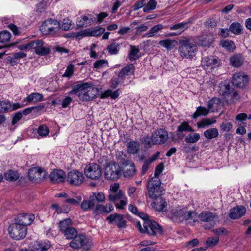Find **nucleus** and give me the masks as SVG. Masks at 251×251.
Segmentation results:
<instances>
[{"mask_svg": "<svg viewBox=\"0 0 251 251\" xmlns=\"http://www.w3.org/2000/svg\"><path fill=\"white\" fill-rule=\"evenodd\" d=\"M77 94L80 100L89 101L93 100L99 94L98 89L91 83L79 82L72 87V90L69 92L70 95Z\"/></svg>", "mask_w": 251, "mask_h": 251, "instance_id": "1", "label": "nucleus"}, {"mask_svg": "<svg viewBox=\"0 0 251 251\" xmlns=\"http://www.w3.org/2000/svg\"><path fill=\"white\" fill-rule=\"evenodd\" d=\"M194 131L188 122H183L177 126L176 135L179 139L184 138V141L187 144H195L200 140L201 135L198 133H194Z\"/></svg>", "mask_w": 251, "mask_h": 251, "instance_id": "2", "label": "nucleus"}, {"mask_svg": "<svg viewBox=\"0 0 251 251\" xmlns=\"http://www.w3.org/2000/svg\"><path fill=\"white\" fill-rule=\"evenodd\" d=\"M142 220L143 221L142 234L146 233L149 235L155 236L157 234L163 233L161 226L147 214L142 212Z\"/></svg>", "mask_w": 251, "mask_h": 251, "instance_id": "3", "label": "nucleus"}, {"mask_svg": "<svg viewBox=\"0 0 251 251\" xmlns=\"http://www.w3.org/2000/svg\"><path fill=\"white\" fill-rule=\"evenodd\" d=\"M180 46L178 48V51L182 58H192L197 51V47L196 45L190 42L188 38H185L179 41Z\"/></svg>", "mask_w": 251, "mask_h": 251, "instance_id": "4", "label": "nucleus"}, {"mask_svg": "<svg viewBox=\"0 0 251 251\" xmlns=\"http://www.w3.org/2000/svg\"><path fill=\"white\" fill-rule=\"evenodd\" d=\"M148 195L151 198L163 196L165 194V189L161 186L158 177H153L148 182Z\"/></svg>", "mask_w": 251, "mask_h": 251, "instance_id": "5", "label": "nucleus"}, {"mask_svg": "<svg viewBox=\"0 0 251 251\" xmlns=\"http://www.w3.org/2000/svg\"><path fill=\"white\" fill-rule=\"evenodd\" d=\"M27 227L24 226L16 221L8 227V232L10 237L15 240L23 239L27 234Z\"/></svg>", "mask_w": 251, "mask_h": 251, "instance_id": "6", "label": "nucleus"}, {"mask_svg": "<svg viewBox=\"0 0 251 251\" xmlns=\"http://www.w3.org/2000/svg\"><path fill=\"white\" fill-rule=\"evenodd\" d=\"M122 175V169L120 165L115 162H110L104 168V176L108 180H116Z\"/></svg>", "mask_w": 251, "mask_h": 251, "instance_id": "7", "label": "nucleus"}, {"mask_svg": "<svg viewBox=\"0 0 251 251\" xmlns=\"http://www.w3.org/2000/svg\"><path fill=\"white\" fill-rule=\"evenodd\" d=\"M60 24L56 20L49 19L45 21L40 27V30L44 34H54L60 28Z\"/></svg>", "mask_w": 251, "mask_h": 251, "instance_id": "8", "label": "nucleus"}, {"mask_svg": "<svg viewBox=\"0 0 251 251\" xmlns=\"http://www.w3.org/2000/svg\"><path fill=\"white\" fill-rule=\"evenodd\" d=\"M84 174L89 179L97 180L101 176V169L98 164L90 163L85 167Z\"/></svg>", "mask_w": 251, "mask_h": 251, "instance_id": "9", "label": "nucleus"}, {"mask_svg": "<svg viewBox=\"0 0 251 251\" xmlns=\"http://www.w3.org/2000/svg\"><path fill=\"white\" fill-rule=\"evenodd\" d=\"M85 179L83 173L77 170L70 171L66 176V181L71 186H79Z\"/></svg>", "mask_w": 251, "mask_h": 251, "instance_id": "10", "label": "nucleus"}, {"mask_svg": "<svg viewBox=\"0 0 251 251\" xmlns=\"http://www.w3.org/2000/svg\"><path fill=\"white\" fill-rule=\"evenodd\" d=\"M70 246L74 249L82 248L83 251H87L91 248V244L86 237L83 235L76 236L70 243Z\"/></svg>", "mask_w": 251, "mask_h": 251, "instance_id": "11", "label": "nucleus"}, {"mask_svg": "<svg viewBox=\"0 0 251 251\" xmlns=\"http://www.w3.org/2000/svg\"><path fill=\"white\" fill-rule=\"evenodd\" d=\"M46 172L41 168L34 167L29 170L28 176L29 179L35 183L42 181L47 176Z\"/></svg>", "mask_w": 251, "mask_h": 251, "instance_id": "12", "label": "nucleus"}, {"mask_svg": "<svg viewBox=\"0 0 251 251\" xmlns=\"http://www.w3.org/2000/svg\"><path fill=\"white\" fill-rule=\"evenodd\" d=\"M44 42L40 40H35L28 43L29 49H33L35 53L40 55H45L49 53L50 49L43 46Z\"/></svg>", "mask_w": 251, "mask_h": 251, "instance_id": "13", "label": "nucleus"}, {"mask_svg": "<svg viewBox=\"0 0 251 251\" xmlns=\"http://www.w3.org/2000/svg\"><path fill=\"white\" fill-rule=\"evenodd\" d=\"M215 217L216 215L210 212H202L198 216L200 220L205 223L203 226L206 229H209L214 227Z\"/></svg>", "mask_w": 251, "mask_h": 251, "instance_id": "14", "label": "nucleus"}, {"mask_svg": "<svg viewBox=\"0 0 251 251\" xmlns=\"http://www.w3.org/2000/svg\"><path fill=\"white\" fill-rule=\"evenodd\" d=\"M168 138V132L162 128L155 130L152 134V143L154 144H163L167 141Z\"/></svg>", "mask_w": 251, "mask_h": 251, "instance_id": "15", "label": "nucleus"}, {"mask_svg": "<svg viewBox=\"0 0 251 251\" xmlns=\"http://www.w3.org/2000/svg\"><path fill=\"white\" fill-rule=\"evenodd\" d=\"M220 60L216 56H207L202 58L201 65L205 70L212 69L219 66Z\"/></svg>", "mask_w": 251, "mask_h": 251, "instance_id": "16", "label": "nucleus"}, {"mask_svg": "<svg viewBox=\"0 0 251 251\" xmlns=\"http://www.w3.org/2000/svg\"><path fill=\"white\" fill-rule=\"evenodd\" d=\"M249 82L248 76L242 73H236L232 77L233 85L238 88H244Z\"/></svg>", "mask_w": 251, "mask_h": 251, "instance_id": "17", "label": "nucleus"}, {"mask_svg": "<svg viewBox=\"0 0 251 251\" xmlns=\"http://www.w3.org/2000/svg\"><path fill=\"white\" fill-rule=\"evenodd\" d=\"M134 67L133 64H128L123 68L118 74V78L117 80H112V85H114V82H115L116 87L119 83L123 82V79L126 76L133 74Z\"/></svg>", "mask_w": 251, "mask_h": 251, "instance_id": "18", "label": "nucleus"}, {"mask_svg": "<svg viewBox=\"0 0 251 251\" xmlns=\"http://www.w3.org/2000/svg\"><path fill=\"white\" fill-rule=\"evenodd\" d=\"M106 220L108 221L110 224L115 223L120 228L126 227V221L124 220L123 215L117 213L111 214L106 218Z\"/></svg>", "mask_w": 251, "mask_h": 251, "instance_id": "19", "label": "nucleus"}, {"mask_svg": "<svg viewBox=\"0 0 251 251\" xmlns=\"http://www.w3.org/2000/svg\"><path fill=\"white\" fill-rule=\"evenodd\" d=\"M162 196H160L159 197L152 198L153 201L152 202L151 205L156 211L163 212L166 210L167 204L165 199Z\"/></svg>", "mask_w": 251, "mask_h": 251, "instance_id": "20", "label": "nucleus"}, {"mask_svg": "<svg viewBox=\"0 0 251 251\" xmlns=\"http://www.w3.org/2000/svg\"><path fill=\"white\" fill-rule=\"evenodd\" d=\"M191 24V22H182L170 26L171 30H176V32H172L168 34V36H174L179 35L181 33L186 30Z\"/></svg>", "mask_w": 251, "mask_h": 251, "instance_id": "21", "label": "nucleus"}, {"mask_svg": "<svg viewBox=\"0 0 251 251\" xmlns=\"http://www.w3.org/2000/svg\"><path fill=\"white\" fill-rule=\"evenodd\" d=\"M35 218L34 215L31 214L21 213L19 214L14 221L23 225L24 226L27 227L28 225L31 224Z\"/></svg>", "mask_w": 251, "mask_h": 251, "instance_id": "22", "label": "nucleus"}, {"mask_svg": "<svg viewBox=\"0 0 251 251\" xmlns=\"http://www.w3.org/2000/svg\"><path fill=\"white\" fill-rule=\"evenodd\" d=\"M50 181L53 183H59L63 182L66 178L64 171L60 169L53 170L49 176Z\"/></svg>", "mask_w": 251, "mask_h": 251, "instance_id": "23", "label": "nucleus"}, {"mask_svg": "<svg viewBox=\"0 0 251 251\" xmlns=\"http://www.w3.org/2000/svg\"><path fill=\"white\" fill-rule=\"evenodd\" d=\"M246 209L244 206H237L230 209L229 217L232 219H237L243 216Z\"/></svg>", "mask_w": 251, "mask_h": 251, "instance_id": "24", "label": "nucleus"}, {"mask_svg": "<svg viewBox=\"0 0 251 251\" xmlns=\"http://www.w3.org/2000/svg\"><path fill=\"white\" fill-rule=\"evenodd\" d=\"M218 92L220 95L222 96L225 100L227 97H229L232 89L228 83L225 81L219 83L218 86Z\"/></svg>", "mask_w": 251, "mask_h": 251, "instance_id": "25", "label": "nucleus"}, {"mask_svg": "<svg viewBox=\"0 0 251 251\" xmlns=\"http://www.w3.org/2000/svg\"><path fill=\"white\" fill-rule=\"evenodd\" d=\"M122 174L123 173L124 176L126 177H130L132 176L136 172V169L133 163L131 162L128 164L126 166H122Z\"/></svg>", "mask_w": 251, "mask_h": 251, "instance_id": "26", "label": "nucleus"}, {"mask_svg": "<svg viewBox=\"0 0 251 251\" xmlns=\"http://www.w3.org/2000/svg\"><path fill=\"white\" fill-rule=\"evenodd\" d=\"M49 241H37L31 247V251H47L50 248Z\"/></svg>", "mask_w": 251, "mask_h": 251, "instance_id": "27", "label": "nucleus"}, {"mask_svg": "<svg viewBox=\"0 0 251 251\" xmlns=\"http://www.w3.org/2000/svg\"><path fill=\"white\" fill-rule=\"evenodd\" d=\"M185 212V208L173 209L171 211V217L174 220L178 221H183L184 220Z\"/></svg>", "mask_w": 251, "mask_h": 251, "instance_id": "28", "label": "nucleus"}, {"mask_svg": "<svg viewBox=\"0 0 251 251\" xmlns=\"http://www.w3.org/2000/svg\"><path fill=\"white\" fill-rule=\"evenodd\" d=\"M116 157L118 161L117 163L122 166H126L131 162L126 154L124 151H118L116 154Z\"/></svg>", "mask_w": 251, "mask_h": 251, "instance_id": "29", "label": "nucleus"}, {"mask_svg": "<svg viewBox=\"0 0 251 251\" xmlns=\"http://www.w3.org/2000/svg\"><path fill=\"white\" fill-rule=\"evenodd\" d=\"M231 64L236 67L242 66L244 62V58L241 54H236L230 57Z\"/></svg>", "mask_w": 251, "mask_h": 251, "instance_id": "30", "label": "nucleus"}, {"mask_svg": "<svg viewBox=\"0 0 251 251\" xmlns=\"http://www.w3.org/2000/svg\"><path fill=\"white\" fill-rule=\"evenodd\" d=\"M199 40L202 46L208 47L213 42V38L211 34H205L201 36Z\"/></svg>", "mask_w": 251, "mask_h": 251, "instance_id": "31", "label": "nucleus"}, {"mask_svg": "<svg viewBox=\"0 0 251 251\" xmlns=\"http://www.w3.org/2000/svg\"><path fill=\"white\" fill-rule=\"evenodd\" d=\"M43 100V96L39 93H32L29 95L25 100L29 102H33L34 103L41 101Z\"/></svg>", "mask_w": 251, "mask_h": 251, "instance_id": "32", "label": "nucleus"}, {"mask_svg": "<svg viewBox=\"0 0 251 251\" xmlns=\"http://www.w3.org/2000/svg\"><path fill=\"white\" fill-rule=\"evenodd\" d=\"M19 174L17 171L11 170L7 171L4 174V178L8 181H15L19 178Z\"/></svg>", "mask_w": 251, "mask_h": 251, "instance_id": "33", "label": "nucleus"}, {"mask_svg": "<svg viewBox=\"0 0 251 251\" xmlns=\"http://www.w3.org/2000/svg\"><path fill=\"white\" fill-rule=\"evenodd\" d=\"M139 49L135 46H130V51L128 54V58L131 61H134L139 58Z\"/></svg>", "mask_w": 251, "mask_h": 251, "instance_id": "34", "label": "nucleus"}, {"mask_svg": "<svg viewBox=\"0 0 251 251\" xmlns=\"http://www.w3.org/2000/svg\"><path fill=\"white\" fill-rule=\"evenodd\" d=\"M72 220L70 218H67L59 223V231L63 233L65 230L71 227Z\"/></svg>", "mask_w": 251, "mask_h": 251, "instance_id": "35", "label": "nucleus"}, {"mask_svg": "<svg viewBox=\"0 0 251 251\" xmlns=\"http://www.w3.org/2000/svg\"><path fill=\"white\" fill-rule=\"evenodd\" d=\"M140 149V144L135 141H130L127 143V151L131 154L136 153Z\"/></svg>", "mask_w": 251, "mask_h": 251, "instance_id": "36", "label": "nucleus"}, {"mask_svg": "<svg viewBox=\"0 0 251 251\" xmlns=\"http://www.w3.org/2000/svg\"><path fill=\"white\" fill-rule=\"evenodd\" d=\"M93 21L92 19H89L87 16H83L80 20L77 21V25L79 27H87L90 25Z\"/></svg>", "mask_w": 251, "mask_h": 251, "instance_id": "37", "label": "nucleus"}, {"mask_svg": "<svg viewBox=\"0 0 251 251\" xmlns=\"http://www.w3.org/2000/svg\"><path fill=\"white\" fill-rule=\"evenodd\" d=\"M242 26L241 24L238 22H234L231 24L229 30L235 35L241 34L242 31Z\"/></svg>", "mask_w": 251, "mask_h": 251, "instance_id": "38", "label": "nucleus"}, {"mask_svg": "<svg viewBox=\"0 0 251 251\" xmlns=\"http://www.w3.org/2000/svg\"><path fill=\"white\" fill-rule=\"evenodd\" d=\"M219 132L217 128H211L207 129L204 132V137L208 139H211L218 137Z\"/></svg>", "mask_w": 251, "mask_h": 251, "instance_id": "39", "label": "nucleus"}, {"mask_svg": "<svg viewBox=\"0 0 251 251\" xmlns=\"http://www.w3.org/2000/svg\"><path fill=\"white\" fill-rule=\"evenodd\" d=\"M176 41L174 40H164L160 41L159 44L167 50H171L173 49L176 45Z\"/></svg>", "mask_w": 251, "mask_h": 251, "instance_id": "40", "label": "nucleus"}, {"mask_svg": "<svg viewBox=\"0 0 251 251\" xmlns=\"http://www.w3.org/2000/svg\"><path fill=\"white\" fill-rule=\"evenodd\" d=\"M95 205V204L94 203V201L91 199L90 196L89 200H83L80 204L81 208L84 211H87L88 209H92L94 207Z\"/></svg>", "mask_w": 251, "mask_h": 251, "instance_id": "41", "label": "nucleus"}, {"mask_svg": "<svg viewBox=\"0 0 251 251\" xmlns=\"http://www.w3.org/2000/svg\"><path fill=\"white\" fill-rule=\"evenodd\" d=\"M209 112V109L200 106L197 108V110L193 114L192 117L194 119H197L198 117L201 116H206Z\"/></svg>", "mask_w": 251, "mask_h": 251, "instance_id": "42", "label": "nucleus"}, {"mask_svg": "<svg viewBox=\"0 0 251 251\" xmlns=\"http://www.w3.org/2000/svg\"><path fill=\"white\" fill-rule=\"evenodd\" d=\"M240 99V96L236 91H232L229 97H227L225 100L227 104H232L235 103Z\"/></svg>", "mask_w": 251, "mask_h": 251, "instance_id": "43", "label": "nucleus"}, {"mask_svg": "<svg viewBox=\"0 0 251 251\" xmlns=\"http://www.w3.org/2000/svg\"><path fill=\"white\" fill-rule=\"evenodd\" d=\"M67 239H73L77 234L76 229L72 226L69 228L62 233Z\"/></svg>", "mask_w": 251, "mask_h": 251, "instance_id": "44", "label": "nucleus"}, {"mask_svg": "<svg viewBox=\"0 0 251 251\" xmlns=\"http://www.w3.org/2000/svg\"><path fill=\"white\" fill-rule=\"evenodd\" d=\"M82 198L81 195H76L72 198L67 197L64 202L72 204L73 205H78L80 203Z\"/></svg>", "mask_w": 251, "mask_h": 251, "instance_id": "45", "label": "nucleus"}, {"mask_svg": "<svg viewBox=\"0 0 251 251\" xmlns=\"http://www.w3.org/2000/svg\"><path fill=\"white\" fill-rule=\"evenodd\" d=\"M197 213L195 211H189L185 208V215L184 216V220L188 221L192 220L194 222L197 221L198 217Z\"/></svg>", "mask_w": 251, "mask_h": 251, "instance_id": "46", "label": "nucleus"}, {"mask_svg": "<svg viewBox=\"0 0 251 251\" xmlns=\"http://www.w3.org/2000/svg\"><path fill=\"white\" fill-rule=\"evenodd\" d=\"M124 197L123 192L118 193H109L108 198L109 201L115 202L116 201L123 199Z\"/></svg>", "mask_w": 251, "mask_h": 251, "instance_id": "47", "label": "nucleus"}, {"mask_svg": "<svg viewBox=\"0 0 251 251\" xmlns=\"http://www.w3.org/2000/svg\"><path fill=\"white\" fill-rule=\"evenodd\" d=\"M119 90L112 91L111 90H107L101 95L100 98H105L110 97L112 99H116L119 97Z\"/></svg>", "mask_w": 251, "mask_h": 251, "instance_id": "48", "label": "nucleus"}, {"mask_svg": "<svg viewBox=\"0 0 251 251\" xmlns=\"http://www.w3.org/2000/svg\"><path fill=\"white\" fill-rule=\"evenodd\" d=\"M216 122V120L215 119L211 120L209 118H204L197 123V126L199 128H201L210 126Z\"/></svg>", "mask_w": 251, "mask_h": 251, "instance_id": "49", "label": "nucleus"}, {"mask_svg": "<svg viewBox=\"0 0 251 251\" xmlns=\"http://www.w3.org/2000/svg\"><path fill=\"white\" fill-rule=\"evenodd\" d=\"M144 0H142V3ZM157 2L155 0H150L147 4H142V7H143V11L145 12H148L150 10L154 9L156 7Z\"/></svg>", "mask_w": 251, "mask_h": 251, "instance_id": "50", "label": "nucleus"}, {"mask_svg": "<svg viewBox=\"0 0 251 251\" xmlns=\"http://www.w3.org/2000/svg\"><path fill=\"white\" fill-rule=\"evenodd\" d=\"M91 199L94 201L96 204L97 202H102L104 201L105 197L104 194L102 192L93 193V195L90 196Z\"/></svg>", "mask_w": 251, "mask_h": 251, "instance_id": "51", "label": "nucleus"}, {"mask_svg": "<svg viewBox=\"0 0 251 251\" xmlns=\"http://www.w3.org/2000/svg\"><path fill=\"white\" fill-rule=\"evenodd\" d=\"M164 28V26L161 24L157 25L153 27H152L150 30V31L143 36H146L147 37H150L154 36L157 32H158L160 30Z\"/></svg>", "mask_w": 251, "mask_h": 251, "instance_id": "52", "label": "nucleus"}, {"mask_svg": "<svg viewBox=\"0 0 251 251\" xmlns=\"http://www.w3.org/2000/svg\"><path fill=\"white\" fill-rule=\"evenodd\" d=\"M107 50L110 54H117L120 50V45L117 43H113L107 46Z\"/></svg>", "mask_w": 251, "mask_h": 251, "instance_id": "53", "label": "nucleus"}, {"mask_svg": "<svg viewBox=\"0 0 251 251\" xmlns=\"http://www.w3.org/2000/svg\"><path fill=\"white\" fill-rule=\"evenodd\" d=\"M49 131V128L46 125H40L37 129V133L41 137L47 136Z\"/></svg>", "mask_w": 251, "mask_h": 251, "instance_id": "54", "label": "nucleus"}, {"mask_svg": "<svg viewBox=\"0 0 251 251\" xmlns=\"http://www.w3.org/2000/svg\"><path fill=\"white\" fill-rule=\"evenodd\" d=\"M11 38L10 33L6 30L0 32V43H5L8 42Z\"/></svg>", "mask_w": 251, "mask_h": 251, "instance_id": "55", "label": "nucleus"}, {"mask_svg": "<svg viewBox=\"0 0 251 251\" xmlns=\"http://www.w3.org/2000/svg\"><path fill=\"white\" fill-rule=\"evenodd\" d=\"M88 35L91 36H99L103 33L105 28L102 27H96L93 29H89Z\"/></svg>", "mask_w": 251, "mask_h": 251, "instance_id": "56", "label": "nucleus"}, {"mask_svg": "<svg viewBox=\"0 0 251 251\" xmlns=\"http://www.w3.org/2000/svg\"><path fill=\"white\" fill-rule=\"evenodd\" d=\"M113 210V206L111 204H108V209L102 204H97L95 209V211H100L104 213H109Z\"/></svg>", "mask_w": 251, "mask_h": 251, "instance_id": "57", "label": "nucleus"}, {"mask_svg": "<svg viewBox=\"0 0 251 251\" xmlns=\"http://www.w3.org/2000/svg\"><path fill=\"white\" fill-rule=\"evenodd\" d=\"M223 47L228 50L233 51L236 48L234 43L230 40H225L221 43Z\"/></svg>", "mask_w": 251, "mask_h": 251, "instance_id": "58", "label": "nucleus"}, {"mask_svg": "<svg viewBox=\"0 0 251 251\" xmlns=\"http://www.w3.org/2000/svg\"><path fill=\"white\" fill-rule=\"evenodd\" d=\"M72 21L69 19H64L62 22V25H60V27L64 30H68L73 28L71 24Z\"/></svg>", "mask_w": 251, "mask_h": 251, "instance_id": "59", "label": "nucleus"}, {"mask_svg": "<svg viewBox=\"0 0 251 251\" xmlns=\"http://www.w3.org/2000/svg\"><path fill=\"white\" fill-rule=\"evenodd\" d=\"M11 104L8 101H0V112H5L9 111Z\"/></svg>", "mask_w": 251, "mask_h": 251, "instance_id": "60", "label": "nucleus"}, {"mask_svg": "<svg viewBox=\"0 0 251 251\" xmlns=\"http://www.w3.org/2000/svg\"><path fill=\"white\" fill-rule=\"evenodd\" d=\"M219 239L217 237L208 238L206 242L208 247H213L215 246L219 242Z\"/></svg>", "mask_w": 251, "mask_h": 251, "instance_id": "61", "label": "nucleus"}, {"mask_svg": "<svg viewBox=\"0 0 251 251\" xmlns=\"http://www.w3.org/2000/svg\"><path fill=\"white\" fill-rule=\"evenodd\" d=\"M220 128L223 131L228 132L232 128V125L229 122L223 123L221 125Z\"/></svg>", "mask_w": 251, "mask_h": 251, "instance_id": "62", "label": "nucleus"}, {"mask_svg": "<svg viewBox=\"0 0 251 251\" xmlns=\"http://www.w3.org/2000/svg\"><path fill=\"white\" fill-rule=\"evenodd\" d=\"M74 72V66L72 64H70L67 67L65 73L62 76L64 77H70L73 74Z\"/></svg>", "mask_w": 251, "mask_h": 251, "instance_id": "63", "label": "nucleus"}, {"mask_svg": "<svg viewBox=\"0 0 251 251\" xmlns=\"http://www.w3.org/2000/svg\"><path fill=\"white\" fill-rule=\"evenodd\" d=\"M22 117V113L20 111H19L15 113L13 117V119L11 122L12 125H14L15 124H16L21 119Z\"/></svg>", "mask_w": 251, "mask_h": 251, "instance_id": "64", "label": "nucleus"}]
</instances>
